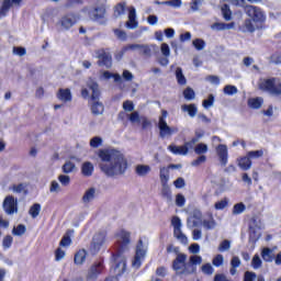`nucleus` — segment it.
I'll return each mask as SVG.
<instances>
[{
  "label": "nucleus",
  "mask_w": 281,
  "mask_h": 281,
  "mask_svg": "<svg viewBox=\"0 0 281 281\" xmlns=\"http://www.w3.org/2000/svg\"><path fill=\"white\" fill-rule=\"evenodd\" d=\"M261 258L265 262H273V258H276V256L273 255V249L269 247L262 248Z\"/></svg>",
  "instance_id": "obj_26"
},
{
  "label": "nucleus",
  "mask_w": 281,
  "mask_h": 281,
  "mask_svg": "<svg viewBox=\"0 0 281 281\" xmlns=\"http://www.w3.org/2000/svg\"><path fill=\"white\" fill-rule=\"evenodd\" d=\"M87 260V250L85 248L79 249L74 257V262L77 266L85 265V261Z\"/></svg>",
  "instance_id": "obj_23"
},
{
  "label": "nucleus",
  "mask_w": 281,
  "mask_h": 281,
  "mask_svg": "<svg viewBox=\"0 0 281 281\" xmlns=\"http://www.w3.org/2000/svg\"><path fill=\"white\" fill-rule=\"evenodd\" d=\"M12 243H14V237H12V235L4 236L2 239L3 249H10V247H12Z\"/></svg>",
  "instance_id": "obj_42"
},
{
  "label": "nucleus",
  "mask_w": 281,
  "mask_h": 281,
  "mask_svg": "<svg viewBox=\"0 0 281 281\" xmlns=\"http://www.w3.org/2000/svg\"><path fill=\"white\" fill-rule=\"evenodd\" d=\"M229 205V200H227V198H224L223 200L221 201H217L215 204H214V207L215 210H225V207Z\"/></svg>",
  "instance_id": "obj_49"
},
{
  "label": "nucleus",
  "mask_w": 281,
  "mask_h": 281,
  "mask_svg": "<svg viewBox=\"0 0 281 281\" xmlns=\"http://www.w3.org/2000/svg\"><path fill=\"white\" fill-rule=\"evenodd\" d=\"M115 254L113 255L114 270L120 269L122 273L126 271V259L122 255L128 251V245H131V232L122 228L115 234Z\"/></svg>",
  "instance_id": "obj_2"
},
{
  "label": "nucleus",
  "mask_w": 281,
  "mask_h": 281,
  "mask_svg": "<svg viewBox=\"0 0 281 281\" xmlns=\"http://www.w3.org/2000/svg\"><path fill=\"white\" fill-rule=\"evenodd\" d=\"M231 247H232V241H229V239H224L218 246V251H228Z\"/></svg>",
  "instance_id": "obj_52"
},
{
  "label": "nucleus",
  "mask_w": 281,
  "mask_h": 281,
  "mask_svg": "<svg viewBox=\"0 0 281 281\" xmlns=\"http://www.w3.org/2000/svg\"><path fill=\"white\" fill-rule=\"evenodd\" d=\"M76 168V165L71 161H66L63 167H61V170L63 172H65V175H69L70 172H74Z\"/></svg>",
  "instance_id": "obj_43"
},
{
  "label": "nucleus",
  "mask_w": 281,
  "mask_h": 281,
  "mask_svg": "<svg viewBox=\"0 0 281 281\" xmlns=\"http://www.w3.org/2000/svg\"><path fill=\"white\" fill-rule=\"evenodd\" d=\"M103 269H104V265L102 262L94 263L90 268V278H97V276H100V273H102Z\"/></svg>",
  "instance_id": "obj_29"
},
{
  "label": "nucleus",
  "mask_w": 281,
  "mask_h": 281,
  "mask_svg": "<svg viewBox=\"0 0 281 281\" xmlns=\"http://www.w3.org/2000/svg\"><path fill=\"white\" fill-rule=\"evenodd\" d=\"M183 97L186 100H194V90L192 88H187L183 91Z\"/></svg>",
  "instance_id": "obj_61"
},
{
  "label": "nucleus",
  "mask_w": 281,
  "mask_h": 281,
  "mask_svg": "<svg viewBox=\"0 0 281 281\" xmlns=\"http://www.w3.org/2000/svg\"><path fill=\"white\" fill-rule=\"evenodd\" d=\"M140 46H142V44H130V45L123 47L122 50L120 52V57L122 58V56L125 55L126 52H128V49H132L133 52H135V49L139 50Z\"/></svg>",
  "instance_id": "obj_46"
},
{
  "label": "nucleus",
  "mask_w": 281,
  "mask_h": 281,
  "mask_svg": "<svg viewBox=\"0 0 281 281\" xmlns=\"http://www.w3.org/2000/svg\"><path fill=\"white\" fill-rule=\"evenodd\" d=\"M251 267L255 269H260V267H262V259H260L259 255L252 257Z\"/></svg>",
  "instance_id": "obj_51"
},
{
  "label": "nucleus",
  "mask_w": 281,
  "mask_h": 281,
  "mask_svg": "<svg viewBox=\"0 0 281 281\" xmlns=\"http://www.w3.org/2000/svg\"><path fill=\"white\" fill-rule=\"evenodd\" d=\"M259 89H262V91H268L269 93H272V95H280L281 82L276 78L262 79L259 83Z\"/></svg>",
  "instance_id": "obj_5"
},
{
  "label": "nucleus",
  "mask_w": 281,
  "mask_h": 281,
  "mask_svg": "<svg viewBox=\"0 0 281 281\" xmlns=\"http://www.w3.org/2000/svg\"><path fill=\"white\" fill-rule=\"evenodd\" d=\"M95 58H98L99 67H106V69H111L113 65V57H111V53L106 52L103 48L94 50Z\"/></svg>",
  "instance_id": "obj_8"
},
{
  "label": "nucleus",
  "mask_w": 281,
  "mask_h": 281,
  "mask_svg": "<svg viewBox=\"0 0 281 281\" xmlns=\"http://www.w3.org/2000/svg\"><path fill=\"white\" fill-rule=\"evenodd\" d=\"M95 199V189L90 188L89 190L86 191V193L82 196L83 203H89Z\"/></svg>",
  "instance_id": "obj_35"
},
{
  "label": "nucleus",
  "mask_w": 281,
  "mask_h": 281,
  "mask_svg": "<svg viewBox=\"0 0 281 281\" xmlns=\"http://www.w3.org/2000/svg\"><path fill=\"white\" fill-rule=\"evenodd\" d=\"M144 258H146V249H144V240L138 239L136 245L135 256L132 261L133 267H136V269H139V267H142V260H144Z\"/></svg>",
  "instance_id": "obj_14"
},
{
  "label": "nucleus",
  "mask_w": 281,
  "mask_h": 281,
  "mask_svg": "<svg viewBox=\"0 0 281 281\" xmlns=\"http://www.w3.org/2000/svg\"><path fill=\"white\" fill-rule=\"evenodd\" d=\"M262 221L258 215H254L249 221H248V229H262Z\"/></svg>",
  "instance_id": "obj_27"
},
{
  "label": "nucleus",
  "mask_w": 281,
  "mask_h": 281,
  "mask_svg": "<svg viewBox=\"0 0 281 281\" xmlns=\"http://www.w3.org/2000/svg\"><path fill=\"white\" fill-rule=\"evenodd\" d=\"M91 148H100L102 146V138L100 136H94L90 140Z\"/></svg>",
  "instance_id": "obj_56"
},
{
  "label": "nucleus",
  "mask_w": 281,
  "mask_h": 281,
  "mask_svg": "<svg viewBox=\"0 0 281 281\" xmlns=\"http://www.w3.org/2000/svg\"><path fill=\"white\" fill-rule=\"evenodd\" d=\"M265 100L260 97L248 100V106H262Z\"/></svg>",
  "instance_id": "obj_48"
},
{
  "label": "nucleus",
  "mask_w": 281,
  "mask_h": 281,
  "mask_svg": "<svg viewBox=\"0 0 281 281\" xmlns=\"http://www.w3.org/2000/svg\"><path fill=\"white\" fill-rule=\"evenodd\" d=\"M104 80H110V78H114V82H117L119 85H122L123 79L120 74H111L110 71H103L102 74Z\"/></svg>",
  "instance_id": "obj_32"
},
{
  "label": "nucleus",
  "mask_w": 281,
  "mask_h": 281,
  "mask_svg": "<svg viewBox=\"0 0 281 281\" xmlns=\"http://www.w3.org/2000/svg\"><path fill=\"white\" fill-rule=\"evenodd\" d=\"M87 87L92 91L91 100L94 106H102V102H100V86L92 78L88 79Z\"/></svg>",
  "instance_id": "obj_12"
},
{
  "label": "nucleus",
  "mask_w": 281,
  "mask_h": 281,
  "mask_svg": "<svg viewBox=\"0 0 281 281\" xmlns=\"http://www.w3.org/2000/svg\"><path fill=\"white\" fill-rule=\"evenodd\" d=\"M176 78H177L178 85H182V86L188 85V79H186V75H183V69H181V67H178L176 69Z\"/></svg>",
  "instance_id": "obj_31"
},
{
  "label": "nucleus",
  "mask_w": 281,
  "mask_h": 281,
  "mask_svg": "<svg viewBox=\"0 0 281 281\" xmlns=\"http://www.w3.org/2000/svg\"><path fill=\"white\" fill-rule=\"evenodd\" d=\"M196 142H198L196 138H192L190 142H187L182 146L169 145L168 150H170V153H172L173 155H183V156H186V155H188L190 148H192L196 144Z\"/></svg>",
  "instance_id": "obj_13"
},
{
  "label": "nucleus",
  "mask_w": 281,
  "mask_h": 281,
  "mask_svg": "<svg viewBox=\"0 0 281 281\" xmlns=\"http://www.w3.org/2000/svg\"><path fill=\"white\" fill-rule=\"evenodd\" d=\"M101 160L109 164H100V170L105 177H120L124 175L128 168V160L120 150L116 149H101L99 151Z\"/></svg>",
  "instance_id": "obj_1"
},
{
  "label": "nucleus",
  "mask_w": 281,
  "mask_h": 281,
  "mask_svg": "<svg viewBox=\"0 0 281 281\" xmlns=\"http://www.w3.org/2000/svg\"><path fill=\"white\" fill-rule=\"evenodd\" d=\"M203 5V0H192L190 3V9L192 12H199V9Z\"/></svg>",
  "instance_id": "obj_55"
},
{
  "label": "nucleus",
  "mask_w": 281,
  "mask_h": 281,
  "mask_svg": "<svg viewBox=\"0 0 281 281\" xmlns=\"http://www.w3.org/2000/svg\"><path fill=\"white\" fill-rule=\"evenodd\" d=\"M246 14L250 18L254 23H263L265 21V13L258 7L254 5H246L244 7Z\"/></svg>",
  "instance_id": "obj_11"
},
{
  "label": "nucleus",
  "mask_w": 281,
  "mask_h": 281,
  "mask_svg": "<svg viewBox=\"0 0 281 281\" xmlns=\"http://www.w3.org/2000/svg\"><path fill=\"white\" fill-rule=\"evenodd\" d=\"M261 228H248V236H249V240L250 243H258V240H260V233H258V231Z\"/></svg>",
  "instance_id": "obj_30"
},
{
  "label": "nucleus",
  "mask_w": 281,
  "mask_h": 281,
  "mask_svg": "<svg viewBox=\"0 0 281 281\" xmlns=\"http://www.w3.org/2000/svg\"><path fill=\"white\" fill-rule=\"evenodd\" d=\"M137 13L135 7H131L128 12V20L125 23V27H127V30H137Z\"/></svg>",
  "instance_id": "obj_18"
},
{
  "label": "nucleus",
  "mask_w": 281,
  "mask_h": 281,
  "mask_svg": "<svg viewBox=\"0 0 281 281\" xmlns=\"http://www.w3.org/2000/svg\"><path fill=\"white\" fill-rule=\"evenodd\" d=\"M138 52L140 56H146L147 58H150V56H153V49H150V46L148 45H140Z\"/></svg>",
  "instance_id": "obj_40"
},
{
  "label": "nucleus",
  "mask_w": 281,
  "mask_h": 281,
  "mask_svg": "<svg viewBox=\"0 0 281 281\" xmlns=\"http://www.w3.org/2000/svg\"><path fill=\"white\" fill-rule=\"evenodd\" d=\"M195 155H205L207 153V145L205 143H200L194 148Z\"/></svg>",
  "instance_id": "obj_47"
},
{
  "label": "nucleus",
  "mask_w": 281,
  "mask_h": 281,
  "mask_svg": "<svg viewBox=\"0 0 281 281\" xmlns=\"http://www.w3.org/2000/svg\"><path fill=\"white\" fill-rule=\"evenodd\" d=\"M126 10V2L119 3L114 7V16L117 19L119 16H122Z\"/></svg>",
  "instance_id": "obj_38"
},
{
  "label": "nucleus",
  "mask_w": 281,
  "mask_h": 281,
  "mask_svg": "<svg viewBox=\"0 0 281 281\" xmlns=\"http://www.w3.org/2000/svg\"><path fill=\"white\" fill-rule=\"evenodd\" d=\"M63 258H65V250H63V248L59 247L55 250V260L56 262H60Z\"/></svg>",
  "instance_id": "obj_60"
},
{
  "label": "nucleus",
  "mask_w": 281,
  "mask_h": 281,
  "mask_svg": "<svg viewBox=\"0 0 281 281\" xmlns=\"http://www.w3.org/2000/svg\"><path fill=\"white\" fill-rule=\"evenodd\" d=\"M21 1L22 0H3L2 7L0 9V14L2 16H5V14H8V12L10 11V8H12V5H21Z\"/></svg>",
  "instance_id": "obj_21"
},
{
  "label": "nucleus",
  "mask_w": 281,
  "mask_h": 281,
  "mask_svg": "<svg viewBox=\"0 0 281 281\" xmlns=\"http://www.w3.org/2000/svg\"><path fill=\"white\" fill-rule=\"evenodd\" d=\"M245 32H256L257 27H259L258 23L254 22V20L248 19L244 22Z\"/></svg>",
  "instance_id": "obj_33"
},
{
  "label": "nucleus",
  "mask_w": 281,
  "mask_h": 281,
  "mask_svg": "<svg viewBox=\"0 0 281 281\" xmlns=\"http://www.w3.org/2000/svg\"><path fill=\"white\" fill-rule=\"evenodd\" d=\"M58 181L61 186H69V183H71V178L69 176L60 175L58 177Z\"/></svg>",
  "instance_id": "obj_63"
},
{
  "label": "nucleus",
  "mask_w": 281,
  "mask_h": 281,
  "mask_svg": "<svg viewBox=\"0 0 281 281\" xmlns=\"http://www.w3.org/2000/svg\"><path fill=\"white\" fill-rule=\"evenodd\" d=\"M93 164L86 161L82 164L81 166V175H83V177H91L93 175Z\"/></svg>",
  "instance_id": "obj_28"
},
{
  "label": "nucleus",
  "mask_w": 281,
  "mask_h": 281,
  "mask_svg": "<svg viewBox=\"0 0 281 281\" xmlns=\"http://www.w3.org/2000/svg\"><path fill=\"white\" fill-rule=\"evenodd\" d=\"M203 225V214L200 211H195L191 216L187 218V227L193 229V227H201Z\"/></svg>",
  "instance_id": "obj_17"
},
{
  "label": "nucleus",
  "mask_w": 281,
  "mask_h": 281,
  "mask_svg": "<svg viewBox=\"0 0 281 281\" xmlns=\"http://www.w3.org/2000/svg\"><path fill=\"white\" fill-rule=\"evenodd\" d=\"M148 172H150V166H148V165H137L136 166V175H138V177H146V175H148Z\"/></svg>",
  "instance_id": "obj_34"
},
{
  "label": "nucleus",
  "mask_w": 281,
  "mask_h": 281,
  "mask_svg": "<svg viewBox=\"0 0 281 281\" xmlns=\"http://www.w3.org/2000/svg\"><path fill=\"white\" fill-rule=\"evenodd\" d=\"M223 262H224L223 255H216L212 260V263L214 267H221Z\"/></svg>",
  "instance_id": "obj_62"
},
{
  "label": "nucleus",
  "mask_w": 281,
  "mask_h": 281,
  "mask_svg": "<svg viewBox=\"0 0 281 281\" xmlns=\"http://www.w3.org/2000/svg\"><path fill=\"white\" fill-rule=\"evenodd\" d=\"M179 168V165L170 164L168 167L160 168V183L162 186L161 189V196L164 199H168L169 201L172 199V191L170 190V187L168 186V181H170V170H175Z\"/></svg>",
  "instance_id": "obj_3"
},
{
  "label": "nucleus",
  "mask_w": 281,
  "mask_h": 281,
  "mask_svg": "<svg viewBox=\"0 0 281 281\" xmlns=\"http://www.w3.org/2000/svg\"><path fill=\"white\" fill-rule=\"evenodd\" d=\"M85 12L89 14L92 21H100V19H104V14H106V8L104 7V3L98 2L91 8H86Z\"/></svg>",
  "instance_id": "obj_7"
},
{
  "label": "nucleus",
  "mask_w": 281,
  "mask_h": 281,
  "mask_svg": "<svg viewBox=\"0 0 281 281\" xmlns=\"http://www.w3.org/2000/svg\"><path fill=\"white\" fill-rule=\"evenodd\" d=\"M76 23H78V18L74 13H68L59 19L57 25L63 32H68Z\"/></svg>",
  "instance_id": "obj_10"
},
{
  "label": "nucleus",
  "mask_w": 281,
  "mask_h": 281,
  "mask_svg": "<svg viewBox=\"0 0 281 281\" xmlns=\"http://www.w3.org/2000/svg\"><path fill=\"white\" fill-rule=\"evenodd\" d=\"M5 214H14L19 212V204L12 195H8L2 204Z\"/></svg>",
  "instance_id": "obj_16"
},
{
  "label": "nucleus",
  "mask_w": 281,
  "mask_h": 281,
  "mask_svg": "<svg viewBox=\"0 0 281 281\" xmlns=\"http://www.w3.org/2000/svg\"><path fill=\"white\" fill-rule=\"evenodd\" d=\"M225 95H236L238 93V88L236 86L227 85L223 89Z\"/></svg>",
  "instance_id": "obj_44"
},
{
  "label": "nucleus",
  "mask_w": 281,
  "mask_h": 281,
  "mask_svg": "<svg viewBox=\"0 0 281 281\" xmlns=\"http://www.w3.org/2000/svg\"><path fill=\"white\" fill-rule=\"evenodd\" d=\"M104 243H106V232L103 231L94 234L89 247V252L91 254V256H98Z\"/></svg>",
  "instance_id": "obj_6"
},
{
  "label": "nucleus",
  "mask_w": 281,
  "mask_h": 281,
  "mask_svg": "<svg viewBox=\"0 0 281 281\" xmlns=\"http://www.w3.org/2000/svg\"><path fill=\"white\" fill-rule=\"evenodd\" d=\"M29 214H30V216H32V218H36L38 216V214H41V204L34 203L30 207Z\"/></svg>",
  "instance_id": "obj_39"
},
{
  "label": "nucleus",
  "mask_w": 281,
  "mask_h": 281,
  "mask_svg": "<svg viewBox=\"0 0 281 281\" xmlns=\"http://www.w3.org/2000/svg\"><path fill=\"white\" fill-rule=\"evenodd\" d=\"M128 120L132 124H140L142 130L146 131L153 126V123L146 116H139V112H133L128 115Z\"/></svg>",
  "instance_id": "obj_15"
},
{
  "label": "nucleus",
  "mask_w": 281,
  "mask_h": 281,
  "mask_svg": "<svg viewBox=\"0 0 281 281\" xmlns=\"http://www.w3.org/2000/svg\"><path fill=\"white\" fill-rule=\"evenodd\" d=\"M202 262L203 258H201V256H191L189 262H187L189 276H193V273H196V265H201Z\"/></svg>",
  "instance_id": "obj_20"
},
{
  "label": "nucleus",
  "mask_w": 281,
  "mask_h": 281,
  "mask_svg": "<svg viewBox=\"0 0 281 281\" xmlns=\"http://www.w3.org/2000/svg\"><path fill=\"white\" fill-rule=\"evenodd\" d=\"M57 98L61 100V102H71V90L69 88L59 89Z\"/></svg>",
  "instance_id": "obj_25"
},
{
  "label": "nucleus",
  "mask_w": 281,
  "mask_h": 281,
  "mask_svg": "<svg viewBox=\"0 0 281 281\" xmlns=\"http://www.w3.org/2000/svg\"><path fill=\"white\" fill-rule=\"evenodd\" d=\"M245 210H247V206L245 205V203L239 202L233 206L232 212H233L234 216H238V214H243V212H245Z\"/></svg>",
  "instance_id": "obj_37"
},
{
  "label": "nucleus",
  "mask_w": 281,
  "mask_h": 281,
  "mask_svg": "<svg viewBox=\"0 0 281 281\" xmlns=\"http://www.w3.org/2000/svg\"><path fill=\"white\" fill-rule=\"evenodd\" d=\"M182 3L181 0H167L161 2L162 5H170L171 8H181Z\"/></svg>",
  "instance_id": "obj_50"
},
{
  "label": "nucleus",
  "mask_w": 281,
  "mask_h": 281,
  "mask_svg": "<svg viewBox=\"0 0 281 281\" xmlns=\"http://www.w3.org/2000/svg\"><path fill=\"white\" fill-rule=\"evenodd\" d=\"M244 281H256V272L246 271L244 273Z\"/></svg>",
  "instance_id": "obj_64"
},
{
  "label": "nucleus",
  "mask_w": 281,
  "mask_h": 281,
  "mask_svg": "<svg viewBox=\"0 0 281 281\" xmlns=\"http://www.w3.org/2000/svg\"><path fill=\"white\" fill-rule=\"evenodd\" d=\"M176 205L178 207H183V205H186V196H183V194L178 193L176 195Z\"/></svg>",
  "instance_id": "obj_59"
},
{
  "label": "nucleus",
  "mask_w": 281,
  "mask_h": 281,
  "mask_svg": "<svg viewBox=\"0 0 281 281\" xmlns=\"http://www.w3.org/2000/svg\"><path fill=\"white\" fill-rule=\"evenodd\" d=\"M69 245H71V236L65 234L59 241V247H69Z\"/></svg>",
  "instance_id": "obj_53"
},
{
  "label": "nucleus",
  "mask_w": 281,
  "mask_h": 281,
  "mask_svg": "<svg viewBox=\"0 0 281 281\" xmlns=\"http://www.w3.org/2000/svg\"><path fill=\"white\" fill-rule=\"evenodd\" d=\"M237 164L240 170H244L245 172H247V170H250L252 166L251 158L248 155L239 157L237 159Z\"/></svg>",
  "instance_id": "obj_22"
},
{
  "label": "nucleus",
  "mask_w": 281,
  "mask_h": 281,
  "mask_svg": "<svg viewBox=\"0 0 281 281\" xmlns=\"http://www.w3.org/2000/svg\"><path fill=\"white\" fill-rule=\"evenodd\" d=\"M246 155L250 158V161H251V159H260V157L265 155V150L262 149L251 150V151H248Z\"/></svg>",
  "instance_id": "obj_45"
},
{
  "label": "nucleus",
  "mask_w": 281,
  "mask_h": 281,
  "mask_svg": "<svg viewBox=\"0 0 281 281\" xmlns=\"http://www.w3.org/2000/svg\"><path fill=\"white\" fill-rule=\"evenodd\" d=\"M221 11L225 21H232V9H229L228 4H222Z\"/></svg>",
  "instance_id": "obj_36"
},
{
  "label": "nucleus",
  "mask_w": 281,
  "mask_h": 281,
  "mask_svg": "<svg viewBox=\"0 0 281 281\" xmlns=\"http://www.w3.org/2000/svg\"><path fill=\"white\" fill-rule=\"evenodd\" d=\"M27 232V228L23 224H19L16 227L12 229L13 236H23Z\"/></svg>",
  "instance_id": "obj_41"
},
{
  "label": "nucleus",
  "mask_w": 281,
  "mask_h": 281,
  "mask_svg": "<svg viewBox=\"0 0 281 281\" xmlns=\"http://www.w3.org/2000/svg\"><path fill=\"white\" fill-rule=\"evenodd\" d=\"M193 46L195 49H198V52H202V49H205V41L196 38L193 41Z\"/></svg>",
  "instance_id": "obj_54"
},
{
  "label": "nucleus",
  "mask_w": 281,
  "mask_h": 281,
  "mask_svg": "<svg viewBox=\"0 0 281 281\" xmlns=\"http://www.w3.org/2000/svg\"><path fill=\"white\" fill-rule=\"evenodd\" d=\"M216 153L220 158L222 166H227V161L229 159V154L227 151V145L220 144L216 147Z\"/></svg>",
  "instance_id": "obj_19"
},
{
  "label": "nucleus",
  "mask_w": 281,
  "mask_h": 281,
  "mask_svg": "<svg viewBox=\"0 0 281 281\" xmlns=\"http://www.w3.org/2000/svg\"><path fill=\"white\" fill-rule=\"evenodd\" d=\"M182 111L184 113H189L190 117H194V115H196L198 108L196 106H182Z\"/></svg>",
  "instance_id": "obj_57"
},
{
  "label": "nucleus",
  "mask_w": 281,
  "mask_h": 281,
  "mask_svg": "<svg viewBox=\"0 0 281 281\" xmlns=\"http://www.w3.org/2000/svg\"><path fill=\"white\" fill-rule=\"evenodd\" d=\"M201 269L205 276H212V273H214V267H212L211 263H204Z\"/></svg>",
  "instance_id": "obj_58"
},
{
  "label": "nucleus",
  "mask_w": 281,
  "mask_h": 281,
  "mask_svg": "<svg viewBox=\"0 0 281 281\" xmlns=\"http://www.w3.org/2000/svg\"><path fill=\"white\" fill-rule=\"evenodd\" d=\"M171 225L173 227V236L182 245H188V236L181 231V218L179 216H173L171 218Z\"/></svg>",
  "instance_id": "obj_9"
},
{
  "label": "nucleus",
  "mask_w": 281,
  "mask_h": 281,
  "mask_svg": "<svg viewBox=\"0 0 281 281\" xmlns=\"http://www.w3.org/2000/svg\"><path fill=\"white\" fill-rule=\"evenodd\" d=\"M171 268L178 276H190L188 271V255L178 254L171 263Z\"/></svg>",
  "instance_id": "obj_4"
},
{
  "label": "nucleus",
  "mask_w": 281,
  "mask_h": 281,
  "mask_svg": "<svg viewBox=\"0 0 281 281\" xmlns=\"http://www.w3.org/2000/svg\"><path fill=\"white\" fill-rule=\"evenodd\" d=\"M158 128L160 131V137H166V135H170L172 133V128L168 126V123L162 119L158 122Z\"/></svg>",
  "instance_id": "obj_24"
}]
</instances>
